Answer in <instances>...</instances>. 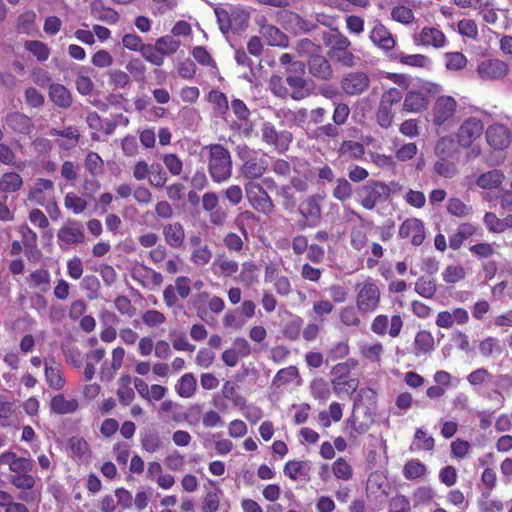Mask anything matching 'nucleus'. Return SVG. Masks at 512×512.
Returning a JSON list of instances; mask_svg holds the SVG:
<instances>
[{"label":"nucleus","mask_w":512,"mask_h":512,"mask_svg":"<svg viewBox=\"0 0 512 512\" xmlns=\"http://www.w3.org/2000/svg\"><path fill=\"white\" fill-rule=\"evenodd\" d=\"M209 150L208 170L214 182L221 183L231 177L232 160L230 152L221 144L207 146Z\"/></svg>","instance_id":"1"},{"label":"nucleus","mask_w":512,"mask_h":512,"mask_svg":"<svg viewBox=\"0 0 512 512\" xmlns=\"http://www.w3.org/2000/svg\"><path fill=\"white\" fill-rule=\"evenodd\" d=\"M214 12L219 29L224 35L229 32L239 34L248 26L250 14L242 8L230 7L229 9H224L217 7Z\"/></svg>","instance_id":"2"},{"label":"nucleus","mask_w":512,"mask_h":512,"mask_svg":"<svg viewBox=\"0 0 512 512\" xmlns=\"http://www.w3.org/2000/svg\"><path fill=\"white\" fill-rule=\"evenodd\" d=\"M355 192L361 206L367 210H373L378 202L389 198L391 189L382 181L372 180L357 187Z\"/></svg>","instance_id":"3"},{"label":"nucleus","mask_w":512,"mask_h":512,"mask_svg":"<svg viewBox=\"0 0 512 512\" xmlns=\"http://www.w3.org/2000/svg\"><path fill=\"white\" fill-rule=\"evenodd\" d=\"M305 67L304 62L296 61L292 67L285 70V81L292 90L290 96L296 101L303 100L311 94L309 81L304 77Z\"/></svg>","instance_id":"4"},{"label":"nucleus","mask_w":512,"mask_h":512,"mask_svg":"<svg viewBox=\"0 0 512 512\" xmlns=\"http://www.w3.org/2000/svg\"><path fill=\"white\" fill-rule=\"evenodd\" d=\"M321 197L317 194L308 196L298 206V213L301 219L297 221V227L300 230L317 227L322 219V210L320 205Z\"/></svg>","instance_id":"5"},{"label":"nucleus","mask_w":512,"mask_h":512,"mask_svg":"<svg viewBox=\"0 0 512 512\" xmlns=\"http://www.w3.org/2000/svg\"><path fill=\"white\" fill-rule=\"evenodd\" d=\"M181 46V41L174 38L172 35H165L158 38L154 44H148L146 48L147 62L161 66L164 63L165 57L173 55Z\"/></svg>","instance_id":"6"},{"label":"nucleus","mask_w":512,"mask_h":512,"mask_svg":"<svg viewBox=\"0 0 512 512\" xmlns=\"http://www.w3.org/2000/svg\"><path fill=\"white\" fill-rule=\"evenodd\" d=\"M403 94L398 88H390L385 91L380 99V103L376 112L377 123L382 128H389L392 125L394 115L392 107L394 104L400 102Z\"/></svg>","instance_id":"7"},{"label":"nucleus","mask_w":512,"mask_h":512,"mask_svg":"<svg viewBox=\"0 0 512 512\" xmlns=\"http://www.w3.org/2000/svg\"><path fill=\"white\" fill-rule=\"evenodd\" d=\"M457 108L456 100L451 96H440L436 99L433 106V124L437 127H448L453 121Z\"/></svg>","instance_id":"8"},{"label":"nucleus","mask_w":512,"mask_h":512,"mask_svg":"<svg viewBox=\"0 0 512 512\" xmlns=\"http://www.w3.org/2000/svg\"><path fill=\"white\" fill-rule=\"evenodd\" d=\"M246 196L250 205L259 212L270 214L274 210V204L264 188L254 182L245 186Z\"/></svg>","instance_id":"9"},{"label":"nucleus","mask_w":512,"mask_h":512,"mask_svg":"<svg viewBox=\"0 0 512 512\" xmlns=\"http://www.w3.org/2000/svg\"><path fill=\"white\" fill-rule=\"evenodd\" d=\"M370 85V78L367 73L353 71L345 74L340 81L343 92L349 96H357L364 93Z\"/></svg>","instance_id":"10"},{"label":"nucleus","mask_w":512,"mask_h":512,"mask_svg":"<svg viewBox=\"0 0 512 512\" xmlns=\"http://www.w3.org/2000/svg\"><path fill=\"white\" fill-rule=\"evenodd\" d=\"M484 130L482 120L476 117H469L460 126L457 133V140L460 146L468 148L478 139Z\"/></svg>","instance_id":"11"},{"label":"nucleus","mask_w":512,"mask_h":512,"mask_svg":"<svg viewBox=\"0 0 512 512\" xmlns=\"http://www.w3.org/2000/svg\"><path fill=\"white\" fill-rule=\"evenodd\" d=\"M369 38L373 44L383 50L389 58L390 54H393V52L396 51L394 49L396 46V39L390 30L378 20L375 21V25L370 31Z\"/></svg>","instance_id":"12"},{"label":"nucleus","mask_w":512,"mask_h":512,"mask_svg":"<svg viewBox=\"0 0 512 512\" xmlns=\"http://www.w3.org/2000/svg\"><path fill=\"white\" fill-rule=\"evenodd\" d=\"M309 74L320 81H330L334 77V70L329 59L321 52L310 56L305 64Z\"/></svg>","instance_id":"13"},{"label":"nucleus","mask_w":512,"mask_h":512,"mask_svg":"<svg viewBox=\"0 0 512 512\" xmlns=\"http://www.w3.org/2000/svg\"><path fill=\"white\" fill-rule=\"evenodd\" d=\"M380 298V292L377 285L367 281L360 289L357 295V308L361 312H372L376 309Z\"/></svg>","instance_id":"14"},{"label":"nucleus","mask_w":512,"mask_h":512,"mask_svg":"<svg viewBox=\"0 0 512 512\" xmlns=\"http://www.w3.org/2000/svg\"><path fill=\"white\" fill-rule=\"evenodd\" d=\"M68 225L63 226L57 233L58 244L60 248L71 244L82 243L84 241L83 225L77 220L69 219Z\"/></svg>","instance_id":"15"},{"label":"nucleus","mask_w":512,"mask_h":512,"mask_svg":"<svg viewBox=\"0 0 512 512\" xmlns=\"http://www.w3.org/2000/svg\"><path fill=\"white\" fill-rule=\"evenodd\" d=\"M477 73L484 80L501 79L507 75L508 65L499 59H487L480 62Z\"/></svg>","instance_id":"16"},{"label":"nucleus","mask_w":512,"mask_h":512,"mask_svg":"<svg viewBox=\"0 0 512 512\" xmlns=\"http://www.w3.org/2000/svg\"><path fill=\"white\" fill-rule=\"evenodd\" d=\"M400 238L411 236V243L414 246H420L425 239V228L423 222L417 218L406 219L399 228Z\"/></svg>","instance_id":"17"},{"label":"nucleus","mask_w":512,"mask_h":512,"mask_svg":"<svg viewBox=\"0 0 512 512\" xmlns=\"http://www.w3.org/2000/svg\"><path fill=\"white\" fill-rule=\"evenodd\" d=\"M486 140L494 150H503L510 144V133L502 124H493L486 130Z\"/></svg>","instance_id":"18"},{"label":"nucleus","mask_w":512,"mask_h":512,"mask_svg":"<svg viewBox=\"0 0 512 512\" xmlns=\"http://www.w3.org/2000/svg\"><path fill=\"white\" fill-rule=\"evenodd\" d=\"M429 97L419 90H410L404 98L402 109L408 113H419L429 106Z\"/></svg>","instance_id":"19"},{"label":"nucleus","mask_w":512,"mask_h":512,"mask_svg":"<svg viewBox=\"0 0 512 512\" xmlns=\"http://www.w3.org/2000/svg\"><path fill=\"white\" fill-rule=\"evenodd\" d=\"M414 40L417 44L433 46L436 49L444 47L447 42L445 34L434 27H424Z\"/></svg>","instance_id":"20"},{"label":"nucleus","mask_w":512,"mask_h":512,"mask_svg":"<svg viewBox=\"0 0 512 512\" xmlns=\"http://www.w3.org/2000/svg\"><path fill=\"white\" fill-rule=\"evenodd\" d=\"M0 463L7 464L14 474L31 472L34 466L32 459L18 457L14 452H5L0 456Z\"/></svg>","instance_id":"21"},{"label":"nucleus","mask_w":512,"mask_h":512,"mask_svg":"<svg viewBox=\"0 0 512 512\" xmlns=\"http://www.w3.org/2000/svg\"><path fill=\"white\" fill-rule=\"evenodd\" d=\"M323 44L328 48L327 53L335 52L344 47H351V41L338 28L320 33Z\"/></svg>","instance_id":"22"},{"label":"nucleus","mask_w":512,"mask_h":512,"mask_svg":"<svg viewBox=\"0 0 512 512\" xmlns=\"http://www.w3.org/2000/svg\"><path fill=\"white\" fill-rule=\"evenodd\" d=\"M480 228L472 223H461L456 232L449 236V246L453 250H459L464 241L478 234Z\"/></svg>","instance_id":"23"},{"label":"nucleus","mask_w":512,"mask_h":512,"mask_svg":"<svg viewBox=\"0 0 512 512\" xmlns=\"http://www.w3.org/2000/svg\"><path fill=\"white\" fill-rule=\"evenodd\" d=\"M262 140L276 147L283 146V143H289L292 140V134L287 131L278 133L274 125L270 122H264L262 126Z\"/></svg>","instance_id":"24"},{"label":"nucleus","mask_w":512,"mask_h":512,"mask_svg":"<svg viewBox=\"0 0 512 512\" xmlns=\"http://www.w3.org/2000/svg\"><path fill=\"white\" fill-rule=\"evenodd\" d=\"M310 470H311V462L310 461H296L290 460L288 461L283 469L284 474L292 480H297L298 478H303L306 481L310 480Z\"/></svg>","instance_id":"25"},{"label":"nucleus","mask_w":512,"mask_h":512,"mask_svg":"<svg viewBox=\"0 0 512 512\" xmlns=\"http://www.w3.org/2000/svg\"><path fill=\"white\" fill-rule=\"evenodd\" d=\"M49 97L51 101L60 108H69L72 104V94L68 88L62 84L52 83L49 87Z\"/></svg>","instance_id":"26"},{"label":"nucleus","mask_w":512,"mask_h":512,"mask_svg":"<svg viewBox=\"0 0 512 512\" xmlns=\"http://www.w3.org/2000/svg\"><path fill=\"white\" fill-rule=\"evenodd\" d=\"M266 169V160L253 156L242 164L241 173L247 179H258L265 173Z\"/></svg>","instance_id":"27"},{"label":"nucleus","mask_w":512,"mask_h":512,"mask_svg":"<svg viewBox=\"0 0 512 512\" xmlns=\"http://www.w3.org/2000/svg\"><path fill=\"white\" fill-rule=\"evenodd\" d=\"M163 234L165 241L171 247L179 248L182 246L185 238V232L181 223L175 222L165 225L163 228Z\"/></svg>","instance_id":"28"},{"label":"nucleus","mask_w":512,"mask_h":512,"mask_svg":"<svg viewBox=\"0 0 512 512\" xmlns=\"http://www.w3.org/2000/svg\"><path fill=\"white\" fill-rule=\"evenodd\" d=\"M340 135V128L337 124L333 123H326L322 124L320 126H317L315 129H313L309 134L308 137L310 139H315L317 141L325 142L329 139H335L339 137Z\"/></svg>","instance_id":"29"},{"label":"nucleus","mask_w":512,"mask_h":512,"mask_svg":"<svg viewBox=\"0 0 512 512\" xmlns=\"http://www.w3.org/2000/svg\"><path fill=\"white\" fill-rule=\"evenodd\" d=\"M50 408L56 414H70L77 410L78 401L76 399H66L63 394H58L51 399Z\"/></svg>","instance_id":"30"},{"label":"nucleus","mask_w":512,"mask_h":512,"mask_svg":"<svg viewBox=\"0 0 512 512\" xmlns=\"http://www.w3.org/2000/svg\"><path fill=\"white\" fill-rule=\"evenodd\" d=\"M391 60H397L404 65H409L413 67H426L430 64V59L423 54H412L406 55L401 51L396 50L393 54H390Z\"/></svg>","instance_id":"31"},{"label":"nucleus","mask_w":512,"mask_h":512,"mask_svg":"<svg viewBox=\"0 0 512 512\" xmlns=\"http://www.w3.org/2000/svg\"><path fill=\"white\" fill-rule=\"evenodd\" d=\"M197 380L192 373H185L178 380L175 389L182 398H191L196 391Z\"/></svg>","instance_id":"32"},{"label":"nucleus","mask_w":512,"mask_h":512,"mask_svg":"<svg viewBox=\"0 0 512 512\" xmlns=\"http://www.w3.org/2000/svg\"><path fill=\"white\" fill-rule=\"evenodd\" d=\"M261 33L267 38L268 44L271 46L286 47L288 45V37L279 28L273 25H263Z\"/></svg>","instance_id":"33"},{"label":"nucleus","mask_w":512,"mask_h":512,"mask_svg":"<svg viewBox=\"0 0 512 512\" xmlns=\"http://www.w3.org/2000/svg\"><path fill=\"white\" fill-rule=\"evenodd\" d=\"M368 410L369 408L367 406L364 407V414L367 418L366 421H359L358 416H356L354 410L353 414L346 420V425L350 426L352 430L351 436H353V432L358 435H361L366 433L370 429V426L373 423V418Z\"/></svg>","instance_id":"34"},{"label":"nucleus","mask_w":512,"mask_h":512,"mask_svg":"<svg viewBox=\"0 0 512 512\" xmlns=\"http://www.w3.org/2000/svg\"><path fill=\"white\" fill-rule=\"evenodd\" d=\"M503 179L504 174L500 170L494 169L481 174L477 178L476 184L482 189H493L497 188L502 183Z\"/></svg>","instance_id":"35"},{"label":"nucleus","mask_w":512,"mask_h":512,"mask_svg":"<svg viewBox=\"0 0 512 512\" xmlns=\"http://www.w3.org/2000/svg\"><path fill=\"white\" fill-rule=\"evenodd\" d=\"M23 180L16 172L4 173L0 178V191L5 193L16 192L21 189Z\"/></svg>","instance_id":"36"},{"label":"nucleus","mask_w":512,"mask_h":512,"mask_svg":"<svg viewBox=\"0 0 512 512\" xmlns=\"http://www.w3.org/2000/svg\"><path fill=\"white\" fill-rule=\"evenodd\" d=\"M122 44L128 50L140 52L142 57L147 61L148 52L146 48L148 44L143 43L140 36L135 33H127L122 37Z\"/></svg>","instance_id":"37"},{"label":"nucleus","mask_w":512,"mask_h":512,"mask_svg":"<svg viewBox=\"0 0 512 512\" xmlns=\"http://www.w3.org/2000/svg\"><path fill=\"white\" fill-rule=\"evenodd\" d=\"M327 56L344 67L351 68L356 64V56L350 50V47L341 48L335 52L327 53Z\"/></svg>","instance_id":"38"},{"label":"nucleus","mask_w":512,"mask_h":512,"mask_svg":"<svg viewBox=\"0 0 512 512\" xmlns=\"http://www.w3.org/2000/svg\"><path fill=\"white\" fill-rule=\"evenodd\" d=\"M294 49L300 56L310 59V56L322 51V46L311 39L302 38L296 41Z\"/></svg>","instance_id":"39"},{"label":"nucleus","mask_w":512,"mask_h":512,"mask_svg":"<svg viewBox=\"0 0 512 512\" xmlns=\"http://www.w3.org/2000/svg\"><path fill=\"white\" fill-rule=\"evenodd\" d=\"M427 472L426 466L417 459H411L403 467V476L407 480H414L424 476Z\"/></svg>","instance_id":"40"},{"label":"nucleus","mask_w":512,"mask_h":512,"mask_svg":"<svg viewBox=\"0 0 512 512\" xmlns=\"http://www.w3.org/2000/svg\"><path fill=\"white\" fill-rule=\"evenodd\" d=\"M50 273L46 269H37L33 271L29 277L30 287L40 288L43 292H46L50 286Z\"/></svg>","instance_id":"41"},{"label":"nucleus","mask_w":512,"mask_h":512,"mask_svg":"<svg viewBox=\"0 0 512 512\" xmlns=\"http://www.w3.org/2000/svg\"><path fill=\"white\" fill-rule=\"evenodd\" d=\"M24 47L27 51L31 52L40 62L46 61L50 56L49 47L42 41L27 40L24 43Z\"/></svg>","instance_id":"42"},{"label":"nucleus","mask_w":512,"mask_h":512,"mask_svg":"<svg viewBox=\"0 0 512 512\" xmlns=\"http://www.w3.org/2000/svg\"><path fill=\"white\" fill-rule=\"evenodd\" d=\"M365 149L362 143L352 140H344L340 147L339 153L343 156L347 155L352 159H360L364 155Z\"/></svg>","instance_id":"43"},{"label":"nucleus","mask_w":512,"mask_h":512,"mask_svg":"<svg viewBox=\"0 0 512 512\" xmlns=\"http://www.w3.org/2000/svg\"><path fill=\"white\" fill-rule=\"evenodd\" d=\"M358 385L359 381L357 378L342 379V377H335L332 380L333 390L337 394H353L354 392H356Z\"/></svg>","instance_id":"44"},{"label":"nucleus","mask_w":512,"mask_h":512,"mask_svg":"<svg viewBox=\"0 0 512 512\" xmlns=\"http://www.w3.org/2000/svg\"><path fill=\"white\" fill-rule=\"evenodd\" d=\"M352 194L353 188L351 183L346 178H338L332 191L333 197L341 202H344L350 199Z\"/></svg>","instance_id":"45"},{"label":"nucleus","mask_w":512,"mask_h":512,"mask_svg":"<svg viewBox=\"0 0 512 512\" xmlns=\"http://www.w3.org/2000/svg\"><path fill=\"white\" fill-rule=\"evenodd\" d=\"M415 291L424 298H433L436 291V283L432 279L421 276L415 283Z\"/></svg>","instance_id":"46"},{"label":"nucleus","mask_w":512,"mask_h":512,"mask_svg":"<svg viewBox=\"0 0 512 512\" xmlns=\"http://www.w3.org/2000/svg\"><path fill=\"white\" fill-rule=\"evenodd\" d=\"M415 348L423 354L429 353L434 347V338L427 330L419 331L415 337Z\"/></svg>","instance_id":"47"},{"label":"nucleus","mask_w":512,"mask_h":512,"mask_svg":"<svg viewBox=\"0 0 512 512\" xmlns=\"http://www.w3.org/2000/svg\"><path fill=\"white\" fill-rule=\"evenodd\" d=\"M447 211L456 217L464 218L471 214L472 208L459 198H450L447 201Z\"/></svg>","instance_id":"48"},{"label":"nucleus","mask_w":512,"mask_h":512,"mask_svg":"<svg viewBox=\"0 0 512 512\" xmlns=\"http://www.w3.org/2000/svg\"><path fill=\"white\" fill-rule=\"evenodd\" d=\"M45 377L51 388L60 390L64 387L65 380L62 377L60 370L56 367L48 366L47 363L45 364Z\"/></svg>","instance_id":"49"},{"label":"nucleus","mask_w":512,"mask_h":512,"mask_svg":"<svg viewBox=\"0 0 512 512\" xmlns=\"http://www.w3.org/2000/svg\"><path fill=\"white\" fill-rule=\"evenodd\" d=\"M10 482L21 490H31L35 486V478L30 472L12 474Z\"/></svg>","instance_id":"50"},{"label":"nucleus","mask_w":512,"mask_h":512,"mask_svg":"<svg viewBox=\"0 0 512 512\" xmlns=\"http://www.w3.org/2000/svg\"><path fill=\"white\" fill-rule=\"evenodd\" d=\"M465 275V270L460 265H449L442 273L443 280L448 284H454L463 280Z\"/></svg>","instance_id":"51"},{"label":"nucleus","mask_w":512,"mask_h":512,"mask_svg":"<svg viewBox=\"0 0 512 512\" xmlns=\"http://www.w3.org/2000/svg\"><path fill=\"white\" fill-rule=\"evenodd\" d=\"M82 287L88 291L87 297L95 300L99 297L100 281L95 275H86L82 280Z\"/></svg>","instance_id":"52"},{"label":"nucleus","mask_w":512,"mask_h":512,"mask_svg":"<svg viewBox=\"0 0 512 512\" xmlns=\"http://www.w3.org/2000/svg\"><path fill=\"white\" fill-rule=\"evenodd\" d=\"M149 183L155 187L162 188L167 182V174L159 163H153L150 171Z\"/></svg>","instance_id":"53"},{"label":"nucleus","mask_w":512,"mask_h":512,"mask_svg":"<svg viewBox=\"0 0 512 512\" xmlns=\"http://www.w3.org/2000/svg\"><path fill=\"white\" fill-rule=\"evenodd\" d=\"M149 271L152 269L143 263H136L131 270V277L143 287L149 286Z\"/></svg>","instance_id":"54"},{"label":"nucleus","mask_w":512,"mask_h":512,"mask_svg":"<svg viewBox=\"0 0 512 512\" xmlns=\"http://www.w3.org/2000/svg\"><path fill=\"white\" fill-rule=\"evenodd\" d=\"M64 204L67 209L72 210L75 214L82 213L87 207V202L72 192L66 194Z\"/></svg>","instance_id":"55"},{"label":"nucleus","mask_w":512,"mask_h":512,"mask_svg":"<svg viewBox=\"0 0 512 512\" xmlns=\"http://www.w3.org/2000/svg\"><path fill=\"white\" fill-rule=\"evenodd\" d=\"M104 162L96 152H89L85 159L86 169L93 175H99L103 172Z\"/></svg>","instance_id":"56"},{"label":"nucleus","mask_w":512,"mask_h":512,"mask_svg":"<svg viewBox=\"0 0 512 512\" xmlns=\"http://www.w3.org/2000/svg\"><path fill=\"white\" fill-rule=\"evenodd\" d=\"M332 471L336 478L348 480L352 477V468L347 461L340 457L332 465Z\"/></svg>","instance_id":"57"},{"label":"nucleus","mask_w":512,"mask_h":512,"mask_svg":"<svg viewBox=\"0 0 512 512\" xmlns=\"http://www.w3.org/2000/svg\"><path fill=\"white\" fill-rule=\"evenodd\" d=\"M98 6H100V3L92 4V12L97 19L108 22L110 24L116 23L118 21L119 16L113 9L104 7L99 9Z\"/></svg>","instance_id":"58"},{"label":"nucleus","mask_w":512,"mask_h":512,"mask_svg":"<svg viewBox=\"0 0 512 512\" xmlns=\"http://www.w3.org/2000/svg\"><path fill=\"white\" fill-rule=\"evenodd\" d=\"M208 100L216 106L218 113L221 115L225 114L229 109L226 95L219 90L210 91Z\"/></svg>","instance_id":"59"},{"label":"nucleus","mask_w":512,"mask_h":512,"mask_svg":"<svg viewBox=\"0 0 512 512\" xmlns=\"http://www.w3.org/2000/svg\"><path fill=\"white\" fill-rule=\"evenodd\" d=\"M391 17L394 21L407 25L414 20V13L410 8L400 5L392 9Z\"/></svg>","instance_id":"60"},{"label":"nucleus","mask_w":512,"mask_h":512,"mask_svg":"<svg viewBox=\"0 0 512 512\" xmlns=\"http://www.w3.org/2000/svg\"><path fill=\"white\" fill-rule=\"evenodd\" d=\"M446 67L448 70H461L467 64V58L461 52L446 53Z\"/></svg>","instance_id":"61"},{"label":"nucleus","mask_w":512,"mask_h":512,"mask_svg":"<svg viewBox=\"0 0 512 512\" xmlns=\"http://www.w3.org/2000/svg\"><path fill=\"white\" fill-rule=\"evenodd\" d=\"M298 369L295 366H289L283 369H280L274 379V384L284 385L290 383L294 378L298 377Z\"/></svg>","instance_id":"62"},{"label":"nucleus","mask_w":512,"mask_h":512,"mask_svg":"<svg viewBox=\"0 0 512 512\" xmlns=\"http://www.w3.org/2000/svg\"><path fill=\"white\" fill-rule=\"evenodd\" d=\"M126 70L136 81H142L145 78L146 67L138 58L131 59L126 65Z\"/></svg>","instance_id":"63"},{"label":"nucleus","mask_w":512,"mask_h":512,"mask_svg":"<svg viewBox=\"0 0 512 512\" xmlns=\"http://www.w3.org/2000/svg\"><path fill=\"white\" fill-rule=\"evenodd\" d=\"M142 448L154 453L161 448V441L157 433H147L141 439Z\"/></svg>","instance_id":"64"}]
</instances>
